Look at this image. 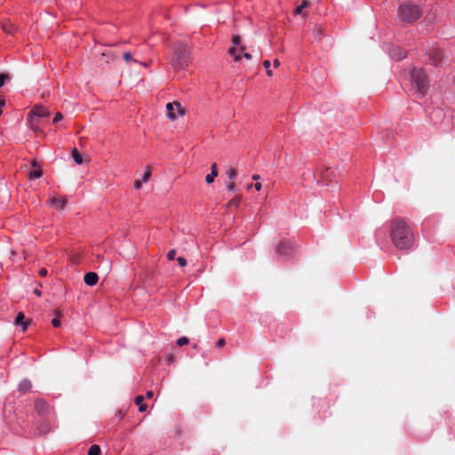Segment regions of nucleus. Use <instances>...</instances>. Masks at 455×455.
I'll list each match as a JSON object with an SVG mask.
<instances>
[{
    "label": "nucleus",
    "mask_w": 455,
    "mask_h": 455,
    "mask_svg": "<svg viewBox=\"0 0 455 455\" xmlns=\"http://www.w3.org/2000/svg\"><path fill=\"white\" fill-rule=\"evenodd\" d=\"M390 238L395 248L409 250L414 243L411 228L402 218H395L390 222Z\"/></svg>",
    "instance_id": "obj_1"
},
{
    "label": "nucleus",
    "mask_w": 455,
    "mask_h": 455,
    "mask_svg": "<svg viewBox=\"0 0 455 455\" xmlns=\"http://www.w3.org/2000/svg\"><path fill=\"white\" fill-rule=\"evenodd\" d=\"M191 62L190 50L188 45L177 42L173 45V53L171 58V64L175 70L186 68Z\"/></svg>",
    "instance_id": "obj_2"
},
{
    "label": "nucleus",
    "mask_w": 455,
    "mask_h": 455,
    "mask_svg": "<svg viewBox=\"0 0 455 455\" xmlns=\"http://www.w3.org/2000/svg\"><path fill=\"white\" fill-rule=\"evenodd\" d=\"M411 89L416 92L419 98L424 97L429 87V80L422 69H412L411 73Z\"/></svg>",
    "instance_id": "obj_3"
},
{
    "label": "nucleus",
    "mask_w": 455,
    "mask_h": 455,
    "mask_svg": "<svg viewBox=\"0 0 455 455\" xmlns=\"http://www.w3.org/2000/svg\"><path fill=\"white\" fill-rule=\"evenodd\" d=\"M422 12L419 5L411 3H403L398 9L400 20L405 23H412L421 16Z\"/></svg>",
    "instance_id": "obj_4"
},
{
    "label": "nucleus",
    "mask_w": 455,
    "mask_h": 455,
    "mask_svg": "<svg viewBox=\"0 0 455 455\" xmlns=\"http://www.w3.org/2000/svg\"><path fill=\"white\" fill-rule=\"evenodd\" d=\"M315 178L318 182H331L336 178V172L331 168L321 167L316 171Z\"/></svg>",
    "instance_id": "obj_5"
},
{
    "label": "nucleus",
    "mask_w": 455,
    "mask_h": 455,
    "mask_svg": "<svg viewBox=\"0 0 455 455\" xmlns=\"http://www.w3.org/2000/svg\"><path fill=\"white\" fill-rule=\"evenodd\" d=\"M175 110L178 112L180 116H184L186 113L185 108H182L179 102H170L166 105V112L167 117L170 118L171 120L176 119Z\"/></svg>",
    "instance_id": "obj_6"
},
{
    "label": "nucleus",
    "mask_w": 455,
    "mask_h": 455,
    "mask_svg": "<svg viewBox=\"0 0 455 455\" xmlns=\"http://www.w3.org/2000/svg\"><path fill=\"white\" fill-rule=\"evenodd\" d=\"M232 43L234 45L240 46V48L238 50L236 47L233 46L228 50V52L234 57L235 61H239L241 60V56L238 52H243L245 50V47L241 45V37L238 35L232 36Z\"/></svg>",
    "instance_id": "obj_7"
},
{
    "label": "nucleus",
    "mask_w": 455,
    "mask_h": 455,
    "mask_svg": "<svg viewBox=\"0 0 455 455\" xmlns=\"http://www.w3.org/2000/svg\"><path fill=\"white\" fill-rule=\"evenodd\" d=\"M444 58V52L439 48H433L429 52V61L434 66L442 65Z\"/></svg>",
    "instance_id": "obj_8"
},
{
    "label": "nucleus",
    "mask_w": 455,
    "mask_h": 455,
    "mask_svg": "<svg viewBox=\"0 0 455 455\" xmlns=\"http://www.w3.org/2000/svg\"><path fill=\"white\" fill-rule=\"evenodd\" d=\"M293 247L286 241H281L275 250L276 255L281 257H289L293 253Z\"/></svg>",
    "instance_id": "obj_9"
},
{
    "label": "nucleus",
    "mask_w": 455,
    "mask_h": 455,
    "mask_svg": "<svg viewBox=\"0 0 455 455\" xmlns=\"http://www.w3.org/2000/svg\"><path fill=\"white\" fill-rule=\"evenodd\" d=\"M50 111L47 108L42 105H35L30 112H29V117H46L49 116Z\"/></svg>",
    "instance_id": "obj_10"
},
{
    "label": "nucleus",
    "mask_w": 455,
    "mask_h": 455,
    "mask_svg": "<svg viewBox=\"0 0 455 455\" xmlns=\"http://www.w3.org/2000/svg\"><path fill=\"white\" fill-rule=\"evenodd\" d=\"M48 204L56 208L57 210H62L67 204V201L63 197H52L47 201Z\"/></svg>",
    "instance_id": "obj_11"
},
{
    "label": "nucleus",
    "mask_w": 455,
    "mask_h": 455,
    "mask_svg": "<svg viewBox=\"0 0 455 455\" xmlns=\"http://www.w3.org/2000/svg\"><path fill=\"white\" fill-rule=\"evenodd\" d=\"M35 410L41 415H45L49 412V405L44 399H37L35 402Z\"/></svg>",
    "instance_id": "obj_12"
},
{
    "label": "nucleus",
    "mask_w": 455,
    "mask_h": 455,
    "mask_svg": "<svg viewBox=\"0 0 455 455\" xmlns=\"http://www.w3.org/2000/svg\"><path fill=\"white\" fill-rule=\"evenodd\" d=\"M32 167L34 168V170L29 172L28 173L29 180L40 178L43 175V171L40 164H38L36 161H33Z\"/></svg>",
    "instance_id": "obj_13"
},
{
    "label": "nucleus",
    "mask_w": 455,
    "mask_h": 455,
    "mask_svg": "<svg viewBox=\"0 0 455 455\" xmlns=\"http://www.w3.org/2000/svg\"><path fill=\"white\" fill-rule=\"evenodd\" d=\"M99 276L95 272H88L84 275V281L89 286H93L98 283Z\"/></svg>",
    "instance_id": "obj_14"
},
{
    "label": "nucleus",
    "mask_w": 455,
    "mask_h": 455,
    "mask_svg": "<svg viewBox=\"0 0 455 455\" xmlns=\"http://www.w3.org/2000/svg\"><path fill=\"white\" fill-rule=\"evenodd\" d=\"M14 324L17 326H21L23 331L28 329V322L25 321V315L22 312L18 313L14 321Z\"/></svg>",
    "instance_id": "obj_15"
},
{
    "label": "nucleus",
    "mask_w": 455,
    "mask_h": 455,
    "mask_svg": "<svg viewBox=\"0 0 455 455\" xmlns=\"http://www.w3.org/2000/svg\"><path fill=\"white\" fill-rule=\"evenodd\" d=\"M29 127L36 134H43V130L39 127V122L36 118L28 117Z\"/></svg>",
    "instance_id": "obj_16"
},
{
    "label": "nucleus",
    "mask_w": 455,
    "mask_h": 455,
    "mask_svg": "<svg viewBox=\"0 0 455 455\" xmlns=\"http://www.w3.org/2000/svg\"><path fill=\"white\" fill-rule=\"evenodd\" d=\"M218 176V169L217 164L213 163L211 166V173L206 175L205 181L208 184H211L214 181V179Z\"/></svg>",
    "instance_id": "obj_17"
},
{
    "label": "nucleus",
    "mask_w": 455,
    "mask_h": 455,
    "mask_svg": "<svg viewBox=\"0 0 455 455\" xmlns=\"http://www.w3.org/2000/svg\"><path fill=\"white\" fill-rule=\"evenodd\" d=\"M1 28L5 33L10 35H12L17 30L16 27L9 20L3 21Z\"/></svg>",
    "instance_id": "obj_18"
},
{
    "label": "nucleus",
    "mask_w": 455,
    "mask_h": 455,
    "mask_svg": "<svg viewBox=\"0 0 455 455\" xmlns=\"http://www.w3.org/2000/svg\"><path fill=\"white\" fill-rule=\"evenodd\" d=\"M242 196H235L231 200H229L225 207L226 209H231V208H238L240 202H241Z\"/></svg>",
    "instance_id": "obj_19"
},
{
    "label": "nucleus",
    "mask_w": 455,
    "mask_h": 455,
    "mask_svg": "<svg viewBox=\"0 0 455 455\" xmlns=\"http://www.w3.org/2000/svg\"><path fill=\"white\" fill-rule=\"evenodd\" d=\"M391 57L397 60H401L406 57V52L400 47H397L391 52Z\"/></svg>",
    "instance_id": "obj_20"
},
{
    "label": "nucleus",
    "mask_w": 455,
    "mask_h": 455,
    "mask_svg": "<svg viewBox=\"0 0 455 455\" xmlns=\"http://www.w3.org/2000/svg\"><path fill=\"white\" fill-rule=\"evenodd\" d=\"M144 398L145 397L143 395H138L135 398V403H136V405L139 406V411L140 412H143L147 410V405L145 403H143Z\"/></svg>",
    "instance_id": "obj_21"
},
{
    "label": "nucleus",
    "mask_w": 455,
    "mask_h": 455,
    "mask_svg": "<svg viewBox=\"0 0 455 455\" xmlns=\"http://www.w3.org/2000/svg\"><path fill=\"white\" fill-rule=\"evenodd\" d=\"M32 387V384L29 380L28 379H23L20 381V383L19 384V389L22 392H27L28 390H30Z\"/></svg>",
    "instance_id": "obj_22"
},
{
    "label": "nucleus",
    "mask_w": 455,
    "mask_h": 455,
    "mask_svg": "<svg viewBox=\"0 0 455 455\" xmlns=\"http://www.w3.org/2000/svg\"><path fill=\"white\" fill-rule=\"evenodd\" d=\"M309 5L310 2L308 0H302L301 4L299 5L294 11L295 15L302 14L303 10L307 8Z\"/></svg>",
    "instance_id": "obj_23"
},
{
    "label": "nucleus",
    "mask_w": 455,
    "mask_h": 455,
    "mask_svg": "<svg viewBox=\"0 0 455 455\" xmlns=\"http://www.w3.org/2000/svg\"><path fill=\"white\" fill-rule=\"evenodd\" d=\"M72 157L76 164H83V157H82L81 154L79 153V151L77 150V148H74L72 150Z\"/></svg>",
    "instance_id": "obj_24"
},
{
    "label": "nucleus",
    "mask_w": 455,
    "mask_h": 455,
    "mask_svg": "<svg viewBox=\"0 0 455 455\" xmlns=\"http://www.w3.org/2000/svg\"><path fill=\"white\" fill-rule=\"evenodd\" d=\"M100 447L97 444H93L90 447L88 451V455H100Z\"/></svg>",
    "instance_id": "obj_25"
},
{
    "label": "nucleus",
    "mask_w": 455,
    "mask_h": 455,
    "mask_svg": "<svg viewBox=\"0 0 455 455\" xmlns=\"http://www.w3.org/2000/svg\"><path fill=\"white\" fill-rule=\"evenodd\" d=\"M226 175H227L228 179L229 180V181H234L237 175V172L235 168H229L227 171Z\"/></svg>",
    "instance_id": "obj_26"
},
{
    "label": "nucleus",
    "mask_w": 455,
    "mask_h": 455,
    "mask_svg": "<svg viewBox=\"0 0 455 455\" xmlns=\"http://www.w3.org/2000/svg\"><path fill=\"white\" fill-rule=\"evenodd\" d=\"M314 36H315V39L317 40V41H320L321 40V36L323 34V28L318 26V27H315L314 31Z\"/></svg>",
    "instance_id": "obj_27"
},
{
    "label": "nucleus",
    "mask_w": 455,
    "mask_h": 455,
    "mask_svg": "<svg viewBox=\"0 0 455 455\" xmlns=\"http://www.w3.org/2000/svg\"><path fill=\"white\" fill-rule=\"evenodd\" d=\"M60 313L59 311H56V317L52 320V324L54 327H60Z\"/></svg>",
    "instance_id": "obj_28"
},
{
    "label": "nucleus",
    "mask_w": 455,
    "mask_h": 455,
    "mask_svg": "<svg viewBox=\"0 0 455 455\" xmlns=\"http://www.w3.org/2000/svg\"><path fill=\"white\" fill-rule=\"evenodd\" d=\"M263 66H264V68L267 69V75L268 76H273V72H272V70L270 69V66H271L270 61H269V60H265V61L263 62Z\"/></svg>",
    "instance_id": "obj_29"
},
{
    "label": "nucleus",
    "mask_w": 455,
    "mask_h": 455,
    "mask_svg": "<svg viewBox=\"0 0 455 455\" xmlns=\"http://www.w3.org/2000/svg\"><path fill=\"white\" fill-rule=\"evenodd\" d=\"M189 340L187 337H181L177 340V345L180 347L188 344Z\"/></svg>",
    "instance_id": "obj_30"
},
{
    "label": "nucleus",
    "mask_w": 455,
    "mask_h": 455,
    "mask_svg": "<svg viewBox=\"0 0 455 455\" xmlns=\"http://www.w3.org/2000/svg\"><path fill=\"white\" fill-rule=\"evenodd\" d=\"M227 189L228 192H233L236 189V185L235 181H229L227 183Z\"/></svg>",
    "instance_id": "obj_31"
},
{
    "label": "nucleus",
    "mask_w": 455,
    "mask_h": 455,
    "mask_svg": "<svg viewBox=\"0 0 455 455\" xmlns=\"http://www.w3.org/2000/svg\"><path fill=\"white\" fill-rule=\"evenodd\" d=\"M124 59L125 61L132 60L133 62H139L138 60L132 59V56L129 52L124 53Z\"/></svg>",
    "instance_id": "obj_32"
},
{
    "label": "nucleus",
    "mask_w": 455,
    "mask_h": 455,
    "mask_svg": "<svg viewBox=\"0 0 455 455\" xmlns=\"http://www.w3.org/2000/svg\"><path fill=\"white\" fill-rule=\"evenodd\" d=\"M151 177V171L150 170H148L144 174H143V177H142V181L144 183H146Z\"/></svg>",
    "instance_id": "obj_33"
},
{
    "label": "nucleus",
    "mask_w": 455,
    "mask_h": 455,
    "mask_svg": "<svg viewBox=\"0 0 455 455\" xmlns=\"http://www.w3.org/2000/svg\"><path fill=\"white\" fill-rule=\"evenodd\" d=\"M63 119V115L60 112L56 113L54 118H53V124H57L59 123L60 121H61Z\"/></svg>",
    "instance_id": "obj_34"
},
{
    "label": "nucleus",
    "mask_w": 455,
    "mask_h": 455,
    "mask_svg": "<svg viewBox=\"0 0 455 455\" xmlns=\"http://www.w3.org/2000/svg\"><path fill=\"white\" fill-rule=\"evenodd\" d=\"M175 255H176V251L171 250L167 254V258L169 260H173L175 259Z\"/></svg>",
    "instance_id": "obj_35"
},
{
    "label": "nucleus",
    "mask_w": 455,
    "mask_h": 455,
    "mask_svg": "<svg viewBox=\"0 0 455 455\" xmlns=\"http://www.w3.org/2000/svg\"><path fill=\"white\" fill-rule=\"evenodd\" d=\"M177 261L180 267H185L187 265V259L183 257H179Z\"/></svg>",
    "instance_id": "obj_36"
},
{
    "label": "nucleus",
    "mask_w": 455,
    "mask_h": 455,
    "mask_svg": "<svg viewBox=\"0 0 455 455\" xmlns=\"http://www.w3.org/2000/svg\"><path fill=\"white\" fill-rule=\"evenodd\" d=\"M8 77H9L8 75H5V74L0 75V87H2L4 84V82Z\"/></svg>",
    "instance_id": "obj_37"
},
{
    "label": "nucleus",
    "mask_w": 455,
    "mask_h": 455,
    "mask_svg": "<svg viewBox=\"0 0 455 455\" xmlns=\"http://www.w3.org/2000/svg\"><path fill=\"white\" fill-rule=\"evenodd\" d=\"M225 344H226V340H225L223 338H220V339L217 341L216 346H217L218 347H223L225 346Z\"/></svg>",
    "instance_id": "obj_38"
},
{
    "label": "nucleus",
    "mask_w": 455,
    "mask_h": 455,
    "mask_svg": "<svg viewBox=\"0 0 455 455\" xmlns=\"http://www.w3.org/2000/svg\"><path fill=\"white\" fill-rule=\"evenodd\" d=\"M142 180H135L134 181V188L136 189H140L141 188Z\"/></svg>",
    "instance_id": "obj_39"
},
{
    "label": "nucleus",
    "mask_w": 455,
    "mask_h": 455,
    "mask_svg": "<svg viewBox=\"0 0 455 455\" xmlns=\"http://www.w3.org/2000/svg\"><path fill=\"white\" fill-rule=\"evenodd\" d=\"M5 105V100L4 98H0V116L2 115V108Z\"/></svg>",
    "instance_id": "obj_40"
},
{
    "label": "nucleus",
    "mask_w": 455,
    "mask_h": 455,
    "mask_svg": "<svg viewBox=\"0 0 455 455\" xmlns=\"http://www.w3.org/2000/svg\"><path fill=\"white\" fill-rule=\"evenodd\" d=\"M39 275H40L41 276H45V275H47V269H46V268H41V269L39 270Z\"/></svg>",
    "instance_id": "obj_41"
},
{
    "label": "nucleus",
    "mask_w": 455,
    "mask_h": 455,
    "mask_svg": "<svg viewBox=\"0 0 455 455\" xmlns=\"http://www.w3.org/2000/svg\"><path fill=\"white\" fill-rule=\"evenodd\" d=\"M153 395H154V393H153V391H151V390H148V391L146 393V397H147L148 399H151V398L153 397Z\"/></svg>",
    "instance_id": "obj_42"
},
{
    "label": "nucleus",
    "mask_w": 455,
    "mask_h": 455,
    "mask_svg": "<svg viewBox=\"0 0 455 455\" xmlns=\"http://www.w3.org/2000/svg\"><path fill=\"white\" fill-rule=\"evenodd\" d=\"M273 65L275 68H278L280 66V61L278 59L274 60Z\"/></svg>",
    "instance_id": "obj_43"
},
{
    "label": "nucleus",
    "mask_w": 455,
    "mask_h": 455,
    "mask_svg": "<svg viewBox=\"0 0 455 455\" xmlns=\"http://www.w3.org/2000/svg\"><path fill=\"white\" fill-rule=\"evenodd\" d=\"M254 187H255V188H256L258 191H259V190L261 189V188H262V185H261V183H260V182H257V183H255Z\"/></svg>",
    "instance_id": "obj_44"
},
{
    "label": "nucleus",
    "mask_w": 455,
    "mask_h": 455,
    "mask_svg": "<svg viewBox=\"0 0 455 455\" xmlns=\"http://www.w3.org/2000/svg\"><path fill=\"white\" fill-rule=\"evenodd\" d=\"M243 57L247 60H251V58H252L251 55L248 52H244Z\"/></svg>",
    "instance_id": "obj_45"
},
{
    "label": "nucleus",
    "mask_w": 455,
    "mask_h": 455,
    "mask_svg": "<svg viewBox=\"0 0 455 455\" xmlns=\"http://www.w3.org/2000/svg\"><path fill=\"white\" fill-rule=\"evenodd\" d=\"M34 292H35L38 297H40V296H41V291H40L39 290L35 289V290H34Z\"/></svg>",
    "instance_id": "obj_46"
},
{
    "label": "nucleus",
    "mask_w": 455,
    "mask_h": 455,
    "mask_svg": "<svg viewBox=\"0 0 455 455\" xmlns=\"http://www.w3.org/2000/svg\"><path fill=\"white\" fill-rule=\"evenodd\" d=\"M252 179H253L254 180H259V176L258 174H255V175H253V176H252Z\"/></svg>",
    "instance_id": "obj_47"
},
{
    "label": "nucleus",
    "mask_w": 455,
    "mask_h": 455,
    "mask_svg": "<svg viewBox=\"0 0 455 455\" xmlns=\"http://www.w3.org/2000/svg\"><path fill=\"white\" fill-rule=\"evenodd\" d=\"M107 264H108L107 269L108 270L110 268L111 263H110V261H108Z\"/></svg>",
    "instance_id": "obj_48"
},
{
    "label": "nucleus",
    "mask_w": 455,
    "mask_h": 455,
    "mask_svg": "<svg viewBox=\"0 0 455 455\" xmlns=\"http://www.w3.org/2000/svg\"><path fill=\"white\" fill-rule=\"evenodd\" d=\"M251 187H252V184L251 183V184H249V185L247 186V189H251Z\"/></svg>",
    "instance_id": "obj_49"
},
{
    "label": "nucleus",
    "mask_w": 455,
    "mask_h": 455,
    "mask_svg": "<svg viewBox=\"0 0 455 455\" xmlns=\"http://www.w3.org/2000/svg\"><path fill=\"white\" fill-rule=\"evenodd\" d=\"M141 65L147 67L148 66V63L144 62V63H140Z\"/></svg>",
    "instance_id": "obj_50"
},
{
    "label": "nucleus",
    "mask_w": 455,
    "mask_h": 455,
    "mask_svg": "<svg viewBox=\"0 0 455 455\" xmlns=\"http://www.w3.org/2000/svg\"><path fill=\"white\" fill-rule=\"evenodd\" d=\"M453 82H454V84H455V76H454V80H453Z\"/></svg>",
    "instance_id": "obj_51"
}]
</instances>
